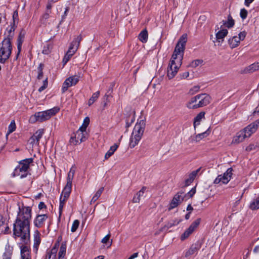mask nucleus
Here are the masks:
<instances>
[{
    "mask_svg": "<svg viewBox=\"0 0 259 259\" xmlns=\"http://www.w3.org/2000/svg\"><path fill=\"white\" fill-rule=\"evenodd\" d=\"M82 39V36L81 34L74 37L73 40L70 45L68 51L63 59L62 63L63 64V66L67 63L71 57L77 51L80 45V42Z\"/></svg>",
    "mask_w": 259,
    "mask_h": 259,
    "instance_id": "39448f33",
    "label": "nucleus"
},
{
    "mask_svg": "<svg viewBox=\"0 0 259 259\" xmlns=\"http://www.w3.org/2000/svg\"><path fill=\"white\" fill-rule=\"evenodd\" d=\"M181 57H179V60L171 58L170 63L167 67V75L169 79L174 78L177 73L178 70L182 65Z\"/></svg>",
    "mask_w": 259,
    "mask_h": 259,
    "instance_id": "6e6552de",
    "label": "nucleus"
},
{
    "mask_svg": "<svg viewBox=\"0 0 259 259\" xmlns=\"http://www.w3.org/2000/svg\"><path fill=\"white\" fill-rule=\"evenodd\" d=\"M12 45L10 40L4 39L0 44V63H5L12 54Z\"/></svg>",
    "mask_w": 259,
    "mask_h": 259,
    "instance_id": "0eeeda50",
    "label": "nucleus"
},
{
    "mask_svg": "<svg viewBox=\"0 0 259 259\" xmlns=\"http://www.w3.org/2000/svg\"><path fill=\"white\" fill-rule=\"evenodd\" d=\"M48 218V216L46 214L37 215L34 220V226L38 228H41Z\"/></svg>",
    "mask_w": 259,
    "mask_h": 259,
    "instance_id": "4468645a",
    "label": "nucleus"
},
{
    "mask_svg": "<svg viewBox=\"0 0 259 259\" xmlns=\"http://www.w3.org/2000/svg\"><path fill=\"white\" fill-rule=\"evenodd\" d=\"M33 158H26L21 160L19 164L14 169L13 176H20L21 179L25 178L28 175V169L29 164L33 162Z\"/></svg>",
    "mask_w": 259,
    "mask_h": 259,
    "instance_id": "20e7f679",
    "label": "nucleus"
},
{
    "mask_svg": "<svg viewBox=\"0 0 259 259\" xmlns=\"http://www.w3.org/2000/svg\"><path fill=\"white\" fill-rule=\"evenodd\" d=\"M240 42V39L237 36H234L228 40L229 44L231 48H234L238 46Z\"/></svg>",
    "mask_w": 259,
    "mask_h": 259,
    "instance_id": "b1692460",
    "label": "nucleus"
},
{
    "mask_svg": "<svg viewBox=\"0 0 259 259\" xmlns=\"http://www.w3.org/2000/svg\"><path fill=\"white\" fill-rule=\"evenodd\" d=\"M247 137H249V136H248L247 133L243 130V131H240L237 134L232 141V143L238 144L242 142L245 138Z\"/></svg>",
    "mask_w": 259,
    "mask_h": 259,
    "instance_id": "f3484780",
    "label": "nucleus"
},
{
    "mask_svg": "<svg viewBox=\"0 0 259 259\" xmlns=\"http://www.w3.org/2000/svg\"><path fill=\"white\" fill-rule=\"evenodd\" d=\"M247 14H248L247 11L246 10H245L244 8H243L241 10L240 13V15L241 18L242 19H245L246 18V17L247 16Z\"/></svg>",
    "mask_w": 259,
    "mask_h": 259,
    "instance_id": "09e8293b",
    "label": "nucleus"
},
{
    "mask_svg": "<svg viewBox=\"0 0 259 259\" xmlns=\"http://www.w3.org/2000/svg\"><path fill=\"white\" fill-rule=\"evenodd\" d=\"M250 208L254 210L259 208V196L250 204Z\"/></svg>",
    "mask_w": 259,
    "mask_h": 259,
    "instance_id": "e433bc0d",
    "label": "nucleus"
},
{
    "mask_svg": "<svg viewBox=\"0 0 259 259\" xmlns=\"http://www.w3.org/2000/svg\"><path fill=\"white\" fill-rule=\"evenodd\" d=\"M66 251V245L65 243H62L58 253V259H62L64 258Z\"/></svg>",
    "mask_w": 259,
    "mask_h": 259,
    "instance_id": "c85d7f7f",
    "label": "nucleus"
},
{
    "mask_svg": "<svg viewBox=\"0 0 259 259\" xmlns=\"http://www.w3.org/2000/svg\"><path fill=\"white\" fill-rule=\"evenodd\" d=\"M79 221L78 220H75L74 221L71 229L72 232H75L76 231L79 225Z\"/></svg>",
    "mask_w": 259,
    "mask_h": 259,
    "instance_id": "49530a36",
    "label": "nucleus"
},
{
    "mask_svg": "<svg viewBox=\"0 0 259 259\" xmlns=\"http://www.w3.org/2000/svg\"><path fill=\"white\" fill-rule=\"evenodd\" d=\"M17 217L13 224V235L20 237L25 244L30 241V220L31 218V209L30 207L19 208Z\"/></svg>",
    "mask_w": 259,
    "mask_h": 259,
    "instance_id": "f257e3e1",
    "label": "nucleus"
},
{
    "mask_svg": "<svg viewBox=\"0 0 259 259\" xmlns=\"http://www.w3.org/2000/svg\"><path fill=\"white\" fill-rule=\"evenodd\" d=\"M16 128V124L14 120H12L8 127V131L7 134H10L15 131Z\"/></svg>",
    "mask_w": 259,
    "mask_h": 259,
    "instance_id": "79ce46f5",
    "label": "nucleus"
},
{
    "mask_svg": "<svg viewBox=\"0 0 259 259\" xmlns=\"http://www.w3.org/2000/svg\"><path fill=\"white\" fill-rule=\"evenodd\" d=\"M196 193V190L195 188H192L188 193H187L186 194H184V198L185 197H192Z\"/></svg>",
    "mask_w": 259,
    "mask_h": 259,
    "instance_id": "3c124183",
    "label": "nucleus"
},
{
    "mask_svg": "<svg viewBox=\"0 0 259 259\" xmlns=\"http://www.w3.org/2000/svg\"><path fill=\"white\" fill-rule=\"evenodd\" d=\"M99 91H98L92 95L91 98L88 101L89 106L92 105L97 100V99L99 98Z\"/></svg>",
    "mask_w": 259,
    "mask_h": 259,
    "instance_id": "72a5a7b5",
    "label": "nucleus"
},
{
    "mask_svg": "<svg viewBox=\"0 0 259 259\" xmlns=\"http://www.w3.org/2000/svg\"><path fill=\"white\" fill-rule=\"evenodd\" d=\"M110 237V235L109 234H107L105 237H104L102 240V242L103 243H106L109 240Z\"/></svg>",
    "mask_w": 259,
    "mask_h": 259,
    "instance_id": "13d9d810",
    "label": "nucleus"
},
{
    "mask_svg": "<svg viewBox=\"0 0 259 259\" xmlns=\"http://www.w3.org/2000/svg\"><path fill=\"white\" fill-rule=\"evenodd\" d=\"M211 97L206 94H201L192 97L186 104V107L195 109L206 106L210 102Z\"/></svg>",
    "mask_w": 259,
    "mask_h": 259,
    "instance_id": "7ed1b4c3",
    "label": "nucleus"
},
{
    "mask_svg": "<svg viewBox=\"0 0 259 259\" xmlns=\"http://www.w3.org/2000/svg\"><path fill=\"white\" fill-rule=\"evenodd\" d=\"M205 113L204 112H201L195 117L193 123V125L195 128L197 125L200 124L202 119H204L205 118Z\"/></svg>",
    "mask_w": 259,
    "mask_h": 259,
    "instance_id": "393cba45",
    "label": "nucleus"
},
{
    "mask_svg": "<svg viewBox=\"0 0 259 259\" xmlns=\"http://www.w3.org/2000/svg\"><path fill=\"white\" fill-rule=\"evenodd\" d=\"M146 190V187H143L142 189L137 193L136 195L133 197V203H139L140 201V197L143 196L144 192Z\"/></svg>",
    "mask_w": 259,
    "mask_h": 259,
    "instance_id": "5701e85b",
    "label": "nucleus"
},
{
    "mask_svg": "<svg viewBox=\"0 0 259 259\" xmlns=\"http://www.w3.org/2000/svg\"><path fill=\"white\" fill-rule=\"evenodd\" d=\"M233 169L232 168H228L223 175H219L214 181V184H219L222 182L223 184H227L232 175Z\"/></svg>",
    "mask_w": 259,
    "mask_h": 259,
    "instance_id": "9b49d317",
    "label": "nucleus"
},
{
    "mask_svg": "<svg viewBox=\"0 0 259 259\" xmlns=\"http://www.w3.org/2000/svg\"><path fill=\"white\" fill-rule=\"evenodd\" d=\"M246 35V32L245 31H243L240 32L238 34L239 36H238V38H239L240 41L243 40L245 38Z\"/></svg>",
    "mask_w": 259,
    "mask_h": 259,
    "instance_id": "5fc2aeb1",
    "label": "nucleus"
},
{
    "mask_svg": "<svg viewBox=\"0 0 259 259\" xmlns=\"http://www.w3.org/2000/svg\"><path fill=\"white\" fill-rule=\"evenodd\" d=\"M69 81V79H66L63 83L62 88V93L65 92L69 87L72 86Z\"/></svg>",
    "mask_w": 259,
    "mask_h": 259,
    "instance_id": "c03bdc74",
    "label": "nucleus"
},
{
    "mask_svg": "<svg viewBox=\"0 0 259 259\" xmlns=\"http://www.w3.org/2000/svg\"><path fill=\"white\" fill-rule=\"evenodd\" d=\"M200 220V219H197L191 224L189 227L181 235V239L182 240H184L187 238L193 233L194 230L199 226Z\"/></svg>",
    "mask_w": 259,
    "mask_h": 259,
    "instance_id": "f8f14e48",
    "label": "nucleus"
},
{
    "mask_svg": "<svg viewBox=\"0 0 259 259\" xmlns=\"http://www.w3.org/2000/svg\"><path fill=\"white\" fill-rule=\"evenodd\" d=\"M34 238V246L37 247L39 245L41 240L40 237V233L38 231L35 232Z\"/></svg>",
    "mask_w": 259,
    "mask_h": 259,
    "instance_id": "f704fd0d",
    "label": "nucleus"
},
{
    "mask_svg": "<svg viewBox=\"0 0 259 259\" xmlns=\"http://www.w3.org/2000/svg\"><path fill=\"white\" fill-rule=\"evenodd\" d=\"M69 10V7H66V8H65V12H64V15H63V16H62V20H61V22H60V24H61V22H62V21H63L65 19L66 16H67V13H68V12Z\"/></svg>",
    "mask_w": 259,
    "mask_h": 259,
    "instance_id": "4d7b16f0",
    "label": "nucleus"
},
{
    "mask_svg": "<svg viewBox=\"0 0 259 259\" xmlns=\"http://www.w3.org/2000/svg\"><path fill=\"white\" fill-rule=\"evenodd\" d=\"M259 70V62L253 63L241 71V74L251 73Z\"/></svg>",
    "mask_w": 259,
    "mask_h": 259,
    "instance_id": "a211bd4d",
    "label": "nucleus"
},
{
    "mask_svg": "<svg viewBox=\"0 0 259 259\" xmlns=\"http://www.w3.org/2000/svg\"><path fill=\"white\" fill-rule=\"evenodd\" d=\"M200 248V245L199 243H197L193 244L189 249L186 252L185 256L189 257L192 255L197 253L198 250Z\"/></svg>",
    "mask_w": 259,
    "mask_h": 259,
    "instance_id": "6ab92c4d",
    "label": "nucleus"
},
{
    "mask_svg": "<svg viewBox=\"0 0 259 259\" xmlns=\"http://www.w3.org/2000/svg\"><path fill=\"white\" fill-rule=\"evenodd\" d=\"M228 31L226 29L219 30L215 34L217 40L220 42L224 41V38L227 36Z\"/></svg>",
    "mask_w": 259,
    "mask_h": 259,
    "instance_id": "4be33fe9",
    "label": "nucleus"
},
{
    "mask_svg": "<svg viewBox=\"0 0 259 259\" xmlns=\"http://www.w3.org/2000/svg\"><path fill=\"white\" fill-rule=\"evenodd\" d=\"M200 169V168H199L196 170H194L189 175V178L185 181L186 185H190L194 181Z\"/></svg>",
    "mask_w": 259,
    "mask_h": 259,
    "instance_id": "a878e982",
    "label": "nucleus"
},
{
    "mask_svg": "<svg viewBox=\"0 0 259 259\" xmlns=\"http://www.w3.org/2000/svg\"><path fill=\"white\" fill-rule=\"evenodd\" d=\"M67 79H69V82L70 83V84L72 85V86L75 85L79 81V77L77 76H71Z\"/></svg>",
    "mask_w": 259,
    "mask_h": 259,
    "instance_id": "ea45409f",
    "label": "nucleus"
},
{
    "mask_svg": "<svg viewBox=\"0 0 259 259\" xmlns=\"http://www.w3.org/2000/svg\"><path fill=\"white\" fill-rule=\"evenodd\" d=\"M103 190H104V187L100 188L97 191V192L96 193V194L94 195H95L98 198H99L100 197L101 195L102 194V192H103Z\"/></svg>",
    "mask_w": 259,
    "mask_h": 259,
    "instance_id": "6e6d98bb",
    "label": "nucleus"
},
{
    "mask_svg": "<svg viewBox=\"0 0 259 259\" xmlns=\"http://www.w3.org/2000/svg\"><path fill=\"white\" fill-rule=\"evenodd\" d=\"M44 133V130L43 129L37 130L32 136V139L34 138L36 140V143H39V140L42 138Z\"/></svg>",
    "mask_w": 259,
    "mask_h": 259,
    "instance_id": "7c9ffc66",
    "label": "nucleus"
},
{
    "mask_svg": "<svg viewBox=\"0 0 259 259\" xmlns=\"http://www.w3.org/2000/svg\"><path fill=\"white\" fill-rule=\"evenodd\" d=\"M148 31L146 29L142 30L139 35V39L142 42H146L148 40Z\"/></svg>",
    "mask_w": 259,
    "mask_h": 259,
    "instance_id": "c756f323",
    "label": "nucleus"
},
{
    "mask_svg": "<svg viewBox=\"0 0 259 259\" xmlns=\"http://www.w3.org/2000/svg\"><path fill=\"white\" fill-rule=\"evenodd\" d=\"M145 126V118L141 119L136 123L130 138L129 143L130 148H133L138 144L143 135Z\"/></svg>",
    "mask_w": 259,
    "mask_h": 259,
    "instance_id": "f03ea898",
    "label": "nucleus"
},
{
    "mask_svg": "<svg viewBox=\"0 0 259 259\" xmlns=\"http://www.w3.org/2000/svg\"><path fill=\"white\" fill-rule=\"evenodd\" d=\"M46 207V205L43 202H40L38 204V208L39 209H43Z\"/></svg>",
    "mask_w": 259,
    "mask_h": 259,
    "instance_id": "338daca9",
    "label": "nucleus"
},
{
    "mask_svg": "<svg viewBox=\"0 0 259 259\" xmlns=\"http://www.w3.org/2000/svg\"><path fill=\"white\" fill-rule=\"evenodd\" d=\"M59 242L56 243L53 246V247L50 250H48L47 252L53 255V258H56V254L58 250V247H59Z\"/></svg>",
    "mask_w": 259,
    "mask_h": 259,
    "instance_id": "c9c22d12",
    "label": "nucleus"
},
{
    "mask_svg": "<svg viewBox=\"0 0 259 259\" xmlns=\"http://www.w3.org/2000/svg\"><path fill=\"white\" fill-rule=\"evenodd\" d=\"M60 109L58 107H55L51 109L36 112L39 122H43L49 119L52 116L55 115L59 111Z\"/></svg>",
    "mask_w": 259,
    "mask_h": 259,
    "instance_id": "1a4fd4ad",
    "label": "nucleus"
},
{
    "mask_svg": "<svg viewBox=\"0 0 259 259\" xmlns=\"http://www.w3.org/2000/svg\"><path fill=\"white\" fill-rule=\"evenodd\" d=\"M68 198H65L64 196L61 195L60 198V203H65Z\"/></svg>",
    "mask_w": 259,
    "mask_h": 259,
    "instance_id": "69168bd1",
    "label": "nucleus"
},
{
    "mask_svg": "<svg viewBox=\"0 0 259 259\" xmlns=\"http://www.w3.org/2000/svg\"><path fill=\"white\" fill-rule=\"evenodd\" d=\"M181 221V220L175 219L169 222L166 225L167 228L172 227V226L178 225Z\"/></svg>",
    "mask_w": 259,
    "mask_h": 259,
    "instance_id": "a19ab883",
    "label": "nucleus"
},
{
    "mask_svg": "<svg viewBox=\"0 0 259 259\" xmlns=\"http://www.w3.org/2000/svg\"><path fill=\"white\" fill-rule=\"evenodd\" d=\"M73 178H74L73 175L68 173V176H67V184L72 185V182Z\"/></svg>",
    "mask_w": 259,
    "mask_h": 259,
    "instance_id": "864d4df0",
    "label": "nucleus"
},
{
    "mask_svg": "<svg viewBox=\"0 0 259 259\" xmlns=\"http://www.w3.org/2000/svg\"><path fill=\"white\" fill-rule=\"evenodd\" d=\"M21 259H31L30 250L28 246L22 245L21 246Z\"/></svg>",
    "mask_w": 259,
    "mask_h": 259,
    "instance_id": "aec40b11",
    "label": "nucleus"
},
{
    "mask_svg": "<svg viewBox=\"0 0 259 259\" xmlns=\"http://www.w3.org/2000/svg\"><path fill=\"white\" fill-rule=\"evenodd\" d=\"M90 123V118L89 117H86L83 120V122L82 125L79 127L78 130H80L81 132H86L87 127Z\"/></svg>",
    "mask_w": 259,
    "mask_h": 259,
    "instance_id": "473e14b6",
    "label": "nucleus"
},
{
    "mask_svg": "<svg viewBox=\"0 0 259 259\" xmlns=\"http://www.w3.org/2000/svg\"><path fill=\"white\" fill-rule=\"evenodd\" d=\"M46 259H55V258H53V255H52L48 252H47Z\"/></svg>",
    "mask_w": 259,
    "mask_h": 259,
    "instance_id": "774afa93",
    "label": "nucleus"
},
{
    "mask_svg": "<svg viewBox=\"0 0 259 259\" xmlns=\"http://www.w3.org/2000/svg\"><path fill=\"white\" fill-rule=\"evenodd\" d=\"M26 34L25 31L22 29L18 35L17 40V49H18V53H17V56L19 55L21 51V47L22 45L24 40L25 36Z\"/></svg>",
    "mask_w": 259,
    "mask_h": 259,
    "instance_id": "dca6fc26",
    "label": "nucleus"
},
{
    "mask_svg": "<svg viewBox=\"0 0 259 259\" xmlns=\"http://www.w3.org/2000/svg\"><path fill=\"white\" fill-rule=\"evenodd\" d=\"M118 146L119 145L118 144H114L113 146H111L110 149L105 154V159H107L110 157H111L114 154V152L117 150Z\"/></svg>",
    "mask_w": 259,
    "mask_h": 259,
    "instance_id": "cd10ccee",
    "label": "nucleus"
},
{
    "mask_svg": "<svg viewBox=\"0 0 259 259\" xmlns=\"http://www.w3.org/2000/svg\"><path fill=\"white\" fill-rule=\"evenodd\" d=\"M87 135L86 132H81L80 130H78L75 134L74 138L78 139V142L80 144L88 139Z\"/></svg>",
    "mask_w": 259,
    "mask_h": 259,
    "instance_id": "412c9836",
    "label": "nucleus"
},
{
    "mask_svg": "<svg viewBox=\"0 0 259 259\" xmlns=\"http://www.w3.org/2000/svg\"><path fill=\"white\" fill-rule=\"evenodd\" d=\"M259 126V119L254 122L250 123L244 128L245 132L247 133L249 137L254 133Z\"/></svg>",
    "mask_w": 259,
    "mask_h": 259,
    "instance_id": "2eb2a0df",
    "label": "nucleus"
},
{
    "mask_svg": "<svg viewBox=\"0 0 259 259\" xmlns=\"http://www.w3.org/2000/svg\"><path fill=\"white\" fill-rule=\"evenodd\" d=\"M200 89V87L198 85H196L191 88L189 92V94L191 95H193L196 93H197Z\"/></svg>",
    "mask_w": 259,
    "mask_h": 259,
    "instance_id": "de8ad7c7",
    "label": "nucleus"
},
{
    "mask_svg": "<svg viewBox=\"0 0 259 259\" xmlns=\"http://www.w3.org/2000/svg\"><path fill=\"white\" fill-rule=\"evenodd\" d=\"M44 67V65L42 63H40L37 68L38 75L37 78L38 79H41L42 78Z\"/></svg>",
    "mask_w": 259,
    "mask_h": 259,
    "instance_id": "58836bf2",
    "label": "nucleus"
},
{
    "mask_svg": "<svg viewBox=\"0 0 259 259\" xmlns=\"http://www.w3.org/2000/svg\"><path fill=\"white\" fill-rule=\"evenodd\" d=\"M36 121H38V118H37V115L36 113L31 116L29 118V122L30 123H35Z\"/></svg>",
    "mask_w": 259,
    "mask_h": 259,
    "instance_id": "8fccbe9b",
    "label": "nucleus"
},
{
    "mask_svg": "<svg viewBox=\"0 0 259 259\" xmlns=\"http://www.w3.org/2000/svg\"><path fill=\"white\" fill-rule=\"evenodd\" d=\"M72 185L66 184L64 188L61 195L64 196L65 198H68L71 191Z\"/></svg>",
    "mask_w": 259,
    "mask_h": 259,
    "instance_id": "bb28decb",
    "label": "nucleus"
},
{
    "mask_svg": "<svg viewBox=\"0 0 259 259\" xmlns=\"http://www.w3.org/2000/svg\"><path fill=\"white\" fill-rule=\"evenodd\" d=\"M208 135L207 131H205L202 133L197 134L195 137V141L196 142L199 141L201 139L206 137Z\"/></svg>",
    "mask_w": 259,
    "mask_h": 259,
    "instance_id": "37998d69",
    "label": "nucleus"
},
{
    "mask_svg": "<svg viewBox=\"0 0 259 259\" xmlns=\"http://www.w3.org/2000/svg\"><path fill=\"white\" fill-rule=\"evenodd\" d=\"M254 148H255V146L254 145L250 144L246 148V150L247 151H250L251 150L254 149Z\"/></svg>",
    "mask_w": 259,
    "mask_h": 259,
    "instance_id": "0e129e2a",
    "label": "nucleus"
},
{
    "mask_svg": "<svg viewBox=\"0 0 259 259\" xmlns=\"http://www.w3.org/2000/svg\"><path fill=\"white\" fill-rule=\"evenodd\" d=\"M189 72H185L182 73V74H180L181 78H186L189 76Z\"/></svg>",
    "mask_w": 259,
    "mask_h": 259,
    "instance_id": "e2e57ef3",
    "label": "nucleus"
},
{
    "mask_svg": "<svg viewBox=\"0 0 259 259\" xmlns=\"http://www.w3.org/2000/svg\"><path fill=\"white\" fill-rule=\"evenodd\" d=\"M52 3H53L52 2H50V0H49L48 4L47 5V10H46L47 11L51 12V10L52 7Z\"/></svg>",
    "mask_w": 259,
    "mask_h": 259,
    "instance_id": "052dcab7",
    "label": "nucleus"
},
{
    "mask_svg": "<svg viewBox=\"0 0 259 259\" xmlns=\"http://www.w3.org/2000/svg\"><path fill=\"white\" fill-rule=\"evenodd\" d=\"M51 13L50 12L46 11V13L42 16V19H44L45 20H47L49 18V15Z\"/></svg>",
    "mask_w": 259,
    "mask_h": 259,
    "instance_id": "bf43d9fd",
    "label": "nucleus"
},
{
    "mask_svg": "<svg viewBox=\"0 0 259 259\" xmlns=\"http://www.w3.org/2000/svg\"><path fill=\"white\" fill-rule=\"evenodd\" d=\"M203 61L202 60H195L193 61L189 65V66L193 68H196L200 64H202Z\"/></svg>",
    "mask_w": 259,
    "mask_h": 259,
    "instance_id": "a18cd8bd",
    "label": "nucleus"
},
{
    "mask_svg": "<svg viewBox=\"0 0 259 259\" xmlns=\"http://www.w3.org/2000/svg\"><path fill=\"white\" fill-rule=\"evenodd\" d=\"M223 24L228 28H231L234 25V20L230 15L228 16V21H223Z\"/></svg>",
    "mask_w": 259,
    "mask_h": 259,
    "instance_id": "2f4dec72",
    "label": "nucleus"
},
{
    "mask_svg": "<svg viewBox=\"0 0 259 259\" xmlns=\"http://www.w3.org/2000/svg\"><path fill=\"white\" fill-rule=\"evenodd\" d=\"M184 199V192L180 191L175 195L172 199L169 205L168 210H170L172 209L177 207L180 203H181Z\"/></svg>",
    "mask_w": 259,
    "mask_h": 259,
    "instance_id": "9d476101",
    "label": "nucleus"
},
{
    "mask_svg": "<svg viewBox=\"0 0 259 259\" xmlns=\"http://www.w3.org/2000/svg\"><path fill=\"white\" fill-rule=\"evenodd\" d=\"M69 143L71 144L76 145L78 143H79L78 139H75L74 136H71L69 140Z\"/></svg>",
    "mask_w": 259,
    "mask_h": 259,
    "instance_id": "603ef678",
    "label": "nucleus"
},
{
    "mask_svg": "<svg viewBox=\"0 0 259 259\" xmlns=\"http://www.w3.org/2000/svg\"><path fill=\"white\" fill-rule=\"evenodd\" d=\"M17 27V26L16 25L10 24V25L6 29V32L4 34L5 37L4 39L10 40V41L12 42V40L15 35V30Z\"/></svg>",
    "mask_w": 259,
    "mask_h": 259,
    "instance_id": "ddd939ff",
    "label": "nucleus"
},
{
    "mask_svg": "<svg viewBox=\"0 0 259 259\" xmlns=\"http://www.w3.org/2000/svg\"><path fill=\"white\" fill-rule=\"evenodd\" d=\"M19 22L18 12L17 10L14 12L13 14V22L11 24L17 26V24Z\"/></svg>",
    "mask_w": 259,
    "mask_h": 259,
    "instance_id": "4c0bfd02",
    "label": "nucleus"
},
{
    "mask_svg": "<svg viewBox=\"0 0 259 259\" xmlns=\"http://www.w3.org/2000/svg\"><path fill=\"white\" fill-rule=\"evenodd\" d=\"M187 41V34H183L180 38L175 47L171 58L179 60V57H181V61H182L184 55V52L186 44Z\"/></svg>",
    "mask_w": 259,
    "mask_h": 259,
    "instance_id": "423d86ee",
    "label": "nucleus"
},
{
    "mask_svg": "<svg viewBox=\"0 0 259 259\" xmlns=\"http://www.w3.org/2000/svg\"><path fill=\"white\" fill-rule=\"evenodd\" d=\"M30 143L32 146H34V145L38 146L39 145V142L36 143V140L35 139H34V138L33 139H32V136L30 138Z\"/></svg>",
    "mask_w": 259,
    "mask_h": 259,
    "instance_id": "680f3d73",
    "label": "nucleus"
}]
</instances>
